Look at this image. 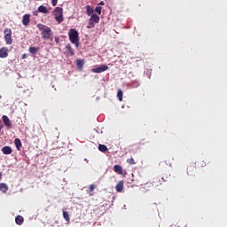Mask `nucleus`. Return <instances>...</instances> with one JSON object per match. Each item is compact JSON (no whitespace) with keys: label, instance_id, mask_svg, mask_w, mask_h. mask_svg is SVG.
<instances>
[{"label":"nucleus","instance_id":"25","mask_svg":"<svg viewBox=\"0 0 227 227\" xmlns=\"http://www.w3.org/2000/svg\"><path fill=\"white\" fill-rule=\"evenodd\" d=\"M195 168V167H193V166H189V168H187V175H189V176H192V169H194Z\"/></svg>","mask_w":227,"mask_h":227},{"label":"nucleus","instance_id":"23","mask_svg":"<svg viewBox=\"0 0 227 227\" xmlns=\"http://www.w3.org/2000/svg\"><path fill=\"white\" fill-rule=\"evenodd\" d=\"M127 164L135 165V164H137V161H135V159H133V158H129V159H127Z\"/></svg>","mask_w":227,"mask_h":227},{"label":"nucleus","instance_id":"24","mask_svg":"<svg viewBox=\"0 0 227 227\" xmlns=\"http://www.w3.org/2000/svg\"><path fill=\"white\" fill-rule=\"evenodd\" d=\"M117 98H119V101H122V91L121 90H117Z\"/></svg>","mask_w":227,"mask_h":227},{"label":"nucleus","instance_id":"17","mask_svg":"<svg viewBox=\"0 0 227 227\" xmlns=\"http://www.w3.org/2000/svg\"><path fill=\"white\" fill-rule=\"evenodd\" d=\"M122 184H123L122 181H119V183H117V184L115 185V191L117 192H122V187H123Z\"/></svg>","mask_w":227,"mask_h":227},{"label":"nucleus","instance_id":"21","mask_svg":"<svg viewBox=\"0 0 227 227\" xmlns=\"http://www.w3.org/2000/svg\"><path fill=\"white\" fill-rule=\"evenodd\" d=\"M62 217L65 218V221H67V223L70 222V217L68 215V212L62 211Z\"/></svg>","mask_w":227,"mask_h":227},{"label":"nucleus","instance_id":"7","mask_svg":"<svg viewBox=\"0 0 227 227\" xmlns=\"http://www.w3.org/2000/svg\"><path fill=\"white\" fill-rule=\"evenodd\" d=\"M8 58V48L2 47L0 48V59H6Z\"/></svg>","mask_w":227,"mask_h":227},{"label":"nucleus","instance_id":"27","mask_svg":"<svg viewBox=\"0 0 227 227\" xmlns=\"http://www.w3.org/2000/svg\"><path fill=\"white\" fill-rule=\"evenodd\" d=\"M94 11L96 12V13H98V15H101V7L98 6L96 7V9H94Z\"/></svg>","mask_w":227,"mask_h":227},{"label":"nucleus","instance_id":"11","mask_svg":"<svg viewBox=\"0 0 227 227\" xmlns=\"http://www.w3.org/2000/svg\"><path fill=\"white\" fill-rule=\"evenodd\" d=\"M93 12H96L93 8L90 5H86V15L92 16L95 15Z\"/></svg>","mask_w":227,"mask_h":227},{"label":"nucleus","instance_id":"19","mask_svg":"<svg viewBox=\"0 0 227 227\" xmlns=\"http://www.w3.org/2000/svg\"><path fill=\"white\" fill-rule=\"evenodd\" d=\"M14 145H16V149L20 151L21 148V141L20 140V138L14 139Z\"/></svg>","mask_w":227,"mask_h":227},{"label":"nucleus","instance_id":"35","mask_svg":"<svg viewBox=\"0 0 227 227\" xmlns=\"http://www.w3.org/2000/svg\"><path fill=\"white\" fill-rule=\"evenodd\" d=\"M90 196H93V194L90 193Z\"/></svg>","mask_w":227,"mask_h":227},{"label":"nucleus","instance_id":"15","mask_svg":"<svg viewBox=\"0 0 227 227\" xmlns=\"http://www.w3.org/2000/svg\"><path fill=\"white\" fill-rule=\"evenodd\" d=\"M76 67H78L79 70H82V68L84 67V59H77Z\"/></svg>","mask_w":227,"mask_h":227},{"label":"nucleus","instance_id":"8","mask_svg":"<svg viewBox=\"0 0 227 227\" xmlns=\"http://www.w3.org/2000/svg\"><path fill=\"white\" fill-rule=\"evenodd\" d=\"M29 22H30L29 14L23 15L21 19V24L23 26L27 27L29 25Z\"/></svg>","mask_w":227,"mask_h":227},{"label":"nucleus","instance_id":"6","mask_svg":"<svg viewBox=\"0 0 227 227\" xmlns=\"http://www.w3.org/2000/svg\"><path fill=\"white\" fill-rule=\"evenodd\" d=\"M109 69V67L106 66V65H101L96 68H92L91 69V73L94 74H101L104 73L106 71H107Z\"/></svg>","mask_w":227,"mask_h":227},{"label":"nucleus","instance_id":"16","mask_svg":"<svg viewBox=\"0 0 227 227\" xmlns=\"http://www.w3.org/2000/svg\"><path fill=\"white\" fill-rule=\"evenodd\" d=\"M0 192L6 193L8 192V185L4 183H0Z\"/></svg>","mask_w":227,"mask_h":227},{"label":"nucleus","instance_id":"32","mask_svg":"<svg viewBox=\"0 0 227 227\" xmlns=\"http://www.w3.org/2000/svg\"><path fill=\"white\" fill-rule=\"evenodd\" d=\"M168 166H171V163H168Z\"/></svg>","mask_w":227,"mask_h":227},{"label":"nucleus","instance_id":"12","mask_svg":"<svg viewBox=\"0 0 227 227\" xmlns=\"http://www.w3.org/2000/svg\"><path fill=\"white\" fill-rule=\"evenodd\" d=\"M67 56L68 57H72L74 56V50H72V46H70V44H67Z\"/></svg>","mask_w":227,"mask_h":227},{"label":"nucleus","instance_id":"4","mask_svg":"<svg viewBox=\"0 0 227 227\" xmlns=\"http://www.w3.org/2000/svg\"><path fill=\"white\" fill-rule=\"evenodd\" d=\"M90 20H89V25L88 26V29H91L95 27L94 24H98L99 23V16H98V14H93V15H90Z\"/></svg>","mask_w":227,"mask_h":227},{"label":"nucleus","instance_id":"34","mask_svg":"<svg viewBox=\"0 0 227 227\" xmlns=\"http://www.w3.org/2000/svg\"><path fill=\"white\" fill-rule=\"evenodd\" d=\"M2 178V175L0 174V179Z\"/></svg>","mask_w":227,"mask_h":227},{"label":"nucleus","instance_id":"18","mask_svg":"<svg viewBox=\"0 0 227 227\" xmlns=\"http://www.w3.org/2000/svg\"><path fill=\"white\" fill-rule=\"evenodd\" d=\"M39 51V47H29V53L35 55Z\"/></svg>","mask_w":227,"mask_h":227},{"label":"nucleus","instance_id":"28","mask_svg":"<svg viewBox=\"0 0 227 227\" xmlns=\"http://www.w3.org/2000/svg\"><path fill=\"white\" fill-rule=\"evenodd\" d=\"M59 0H51V4H52V6H57V2H58Z\"/></svg>","mask_w":227,"mask_h":227},{"label":"nucleus","instance_id":"2","mask_svg":"<svg viewBox=\"0 0 227 227\" xmlns=\"http://www.w3.org/2000/svg\"><path fill=\"white\" fill-rule=\"evenodd\" d=\"M68 40L72 44L76 45L78 47L79 44V38H78V31L76 29H70L68 31Z\"/></svg>","mask_w":227,"mask_h":227},{"label":"nucleus","instance_id":"29","mask_svg":"<svg viewBox=\"0 0 227 227\" xmlns=\"http://www.w3.org/2000/svg\"><path fill=\"white\" fill-rule=\"evenodd\" d=\"M139 86L138 82H133V88H137Z\"/></svg>","mask_w":227,"mask_h":227},{"label":"nucleus","instance_id":"30","mask_svg":"<svg viewBox=\"0 0 227 227\" xmlns=\"http://www.w3.org/2000/svg\"><path fill=\"white\" fill-rule=\"evenodd\" d=\"M27 58V54H22L21 55V59H26Z\"/></svg>","mask_w":227,"mask_h":227},{"label":"nucleus","instance_id":"26","mask_svg":"<svg viewBox=\"0 0 227 227\" xmlns=\"http://www.w3.org/2000/svg\"><path fill=\"white\" fill-rule=\"evenodd\" d=\"M95 189H96V185H94V184H90V188H89L88 192H89V193H91V192H93V190H95Z\"/></svg>","mask_w":227,"mask_h":227},{"label":"nucleus","instance_id":"3","mask_svg":"<svg viewBox=\"0 0 227 227\" xmlns=\"http://www.w3.org/2000/svg\"><path fill=\"white\" fill-rule=\"evenodd\" d=\"M4 42H6L7 45H11L12 41V29L10 28H4Z\"/></svg>","mask_w":227,"mask_h":227},{"label":"nucleus","instance_id":"22","mask_svg":"<svg viewBox=\"0 0 227 227\" xmlns=\"http://www.w3.org/2000/svg\"><path fill=\"white\" fill-rule=\"evenodd\" d=\"M23 223V217L21 215L16 216V224L21 225Z\"/></svg>","mask_w":227,"mask_h":227},{"label":"nucleus","instance_id":"33","mask_svg":"<svg viewBox=\"0 0 227 227\" xmlns=\"http://www.w3.org/2000/svg\"><path fill=\"white\" fill-rule=\"evenodd\" d=\"M2 130V126H0V131Z\"/></svg>","mask_w":227,"mask_h":227},{"label":"nucleus","instance_id":"20","mask_svg":"<svg viewBox=\"0 0 227 227\" xmlns=\"http://www.w3.org/2000/svg\"><path fill=\"white\" fill-rule=\"evenodd\" d=\"M98 149L99 150V152H101V153H106V152H107V146H106L105 145H99L98 146Z\"/></svg>","mask_w":227,"mask_h":227},{"label":"nucleus","instance_id":"9","mask_svg":"<svg viewBox=\"0 0 227 227\" xmlns=\"http://www.w3.org/2000/svg\"><path fill=\"white\" fill-rule=\"evenodd\" d=\"M2 122L4 123V126H5L7 128L12 127V123L10 122V119L6 115L2 116Z\"/></svg>","mask_w":227,"mask_h":227},{"label":"nucleus","instance_id":"10","mask_svg":"<svg viewBox=\"0 0 227 227\" xmlns=\"http://www.w3.org/2000/svg\"><path fill=\"white\" fill-rule=\"evenodd\" d=\"M2 154L4 155H10L12 154V147L10 146H4L1 149Z\"/></svg>","mask_w":227,"mask_h":227},{"label":"nucleus","instance_id":"5","mask_svg":"<svg viewBox=\"0 0 227 227\" xmlns=\"http://www.w3.org/2000/svg\"><path fill=\"white\" fill-rule=\"evenodd\" d=\"M53 13H55V20L57 23L60 24L63 21L62 18V8L60 7H56L55 11H53Z\"/></svg>","mask_w":227,"mask_h":227},{"label":"nucleus","instance_id":"31","mask_svg":"<svg viewBox=\"0 0 227 227\" xmlns=\"http://www.w3.org/2000/svg\"><path fill=\"white\" fill-rule=\"evenodd\" d=\"M98 5L104 6V5H106V4L104 3V1H101V2H99Z\"/></svg>","mask_w":227,"mask_h":227},{"label":"nucleus","instance_id":"1","mask_svg":"<svg viewBox=\"0 0 227 227\" xmlns=\"http://www.w3.org/2000/svg\"><path fill=\"white\" fill-rule=\"evenodd\" d=\"M37 29H39V32H41V37L43 38V40L51 39L52 32L51 31V28L43 24H37Z\"/></svg>","mask_w":227,"mask_h":227},{"label":"nucleus","instance_id":"14","mask_svg":"<svg viewBox=\"0 0 227 227\" xmlns=\"http://www.w3.org/2000/svg\"><path fill=\"white\" fill-rule=\"evenodd\" d=\"M37 11H38L39 12L43 13V14H47V13H49V10L47 9V7L43 6V5L39 6V7L37 8Z\"/></svg>","mask_w":227,"mask_h":227},{"label":"nucleus","instance_id":"13","mask_svg":"<svg viewBox=\"0 0 227 227\" xmlns=\"http://www.w3.org/2000/svg\"><path fill=\"white\" fill-rule=\"evenodd\" d=\"M114 172L117 173V175H122V168L120 165H114Z\"/></svg>","mask_w":227,"mask_h":227}]
</instances>
